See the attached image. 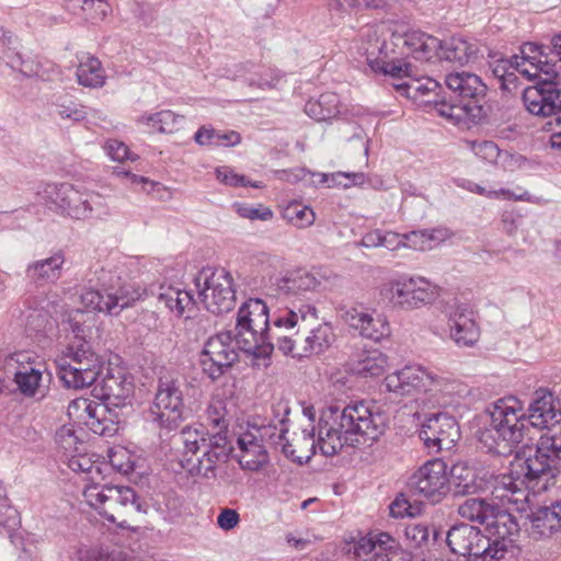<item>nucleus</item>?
<instances>
[{
    "label": "nucleus",
    "instance_id": "nucleus-1",
    "mask_svg": "<svg viewBox=\"0 0 561 561\" xmlns=\"http://www.w3.org/2000/svg\"><path fill=\"white\" fill-rule=\"evenodd\" d=\"M234 334L225 331L210 336L199 355L203 373L211 380L224 376L238 360V350L255 358H267L274 351L268 307L260 298H250L237 314Z\"/></svg>",
    "mask_w": 561,
    "mask_h": 561
},
{
    "label": "nucleus",
    "instance_id": "nucleus-2",
    "mask_svg": "<svg viewBox=\"0 0 561 561\" xmlns=\"http://www.w3.org/2000/svg\"><path fill=\"white\" fill-rule=\"evenodd\" d=\"M386 417L365 401L343 408L331 404L318 420V448L324 456L337 454L343 446L375 442L383 433Z\"/></svg>",
    "mask_w": 561,
    "mask_h": 561
},
{
    "label": "nucleus",
    "instance_id": "nucleus-3",
    "mask_svg": "<svg viewBox=\"0 0 561 561\" xmlns=\"http://www.w3.org/2000/svg\"><path fill=\"white\" fill-rule=\"evenodd\" d=\"M92 393L101 402L85 398L73 400L69 414H77L94 434L113 436L124 416L123 410L130 405L134 383L121 369L106 368V374L95 383Z\"/></svg>",
    "mask_w": 561,
    "mask_h": 561
},
{
    "label": "nucleus",
    "instance_id": "nucleus-4",
    "mask_svg": "<svg viewBox=\"0 0 561 561\" xmlns=\"http://www.w3.org/2000/svg\"><path fill=\"white\" fill-rule=\"evenodd\" d=\"M121 274L117 268L93 265L84 277L81 302L93 311L117 316L136 301L154 294L152 288L123 279Z\"/></svg>",
    "mask_w": 561,
    "mask_h": 561
},
{
    "label": "nucleus",
    "instance_id": "nucleus-5",
    "mask_svg": "<svg viewBox=\"0 0 561 561\" xmlns=\"http://www.w3.org/2000/svg\"><path fill=\"white\" fill-rule=\"evenodd\" d=\"M561 473V436L542 434L535 454L515 465L507 474L496 477L501 485L527 497L525 489L546 490L550 480Z\"/></svg>",
    "mask_w": 561,
    "mask_h": 561
},
{
    "label": "nucleus",
    "instance_id": "nucleus-6",
    "mask_svg": "<svg viewBox=\"0 0 561 561\" xmlns=\"http://www.w3.org/2000/svg\"><path fill=\"white\" fill-rule=\"evenodd\" d=\"M490 424L480 432L479 442L490 454L510 456L528 434L523 403L516 397H504L488 409Z\"/></svg>",
    "mask_w": 561,
    "mask_h": 561
},
{
    "label": "nucleus",
    "instance_id": "nucleus-7",
    "mask_svg": "<svg viewBox=\"0 0 561 561\" xmlns=\"http://www.w3.org/2000/svg\"><path fill=\"white\" fill-rule=\"evenodd\" d=\"M386 389L400 396L425 394L433 403H446V398L460 394L463 385L450 376L421 365H410L386 376Z\"/></svg>",
    "mask_w": 561,
    "mask_h": 561
},
{
    "label": "nucleus",
    "instance_id": "nucleus-8",
    "mask_svg": "<svg viewBox=\"0 0 561 561\" xmlns=\"http://www.w3.org/2000/svg\"><path fill=\"white\" fill-rule=\"evenodd\" d=\"M83 497L104 518L117 524L121 528H128L126 516L147 512V503L127 485L87 484L83 489Z\"/></svg>",
    "mask_w": 561,
    "mask_h": 561
},
{
    "label": "nucleus",
    "instance_id": "nucleus-9",
    "mask_svg": "<svg viewBox=\"0 0 561 561\" xmlns=\"http://www.w3.org/2000/svg\"><path fill=\"white\" fill-rule=\"evenodd\" d=\"M184 387L178 374L162 373L158 377L149 413L159 430L175 431L190 416L191 409L185 404Z\"/></svg>",
    "mask_w": 561,
    "mask_h": 561
},
{
    "label": "nucleus",
    "instance_id": "nucleus-10",
    "mask_svg": "<svg viewBox=\"0 0 561 561\" xmlns=\"http://www.w3.org/2000/svg\"><path fill=\"white\" fill-rule=\"evenodd\" d=\"M445 84L451 95L447 107L438 108L439 115L455 119L477 118L482 111L478 102L486 91L480 77L466 71L451 72L446 76Z\"/></svg>",
    "mask_w": 561,
    "mask_h": 561
},
{
    "label": "nucleus",
    "instance_id": "nucleus-11",
    "mask_svg": "<svg viewBox=\"0 0 561 561\" xmlns=\"http://www.w3.org/2000/svg\"><path fill=\"white\" fill-rule=\"evenodd\" d=\"M194 282L198 289V298L209 312L220 314L233 309V278L225 268L204 267Z\"/></svg>",
    "mask_w": 561,
    "mask_h": 561
},
{
    "label": "nucleus",
    "instance_id": "nucleus-12",
    "mask_svg": "<svg viewBox=\"0 0 561 561\" xmlns=\"http://www.w3.org/2000/svg\"><path fill=\"white\" fill-rule=\"evenodd\" d=\"M434 287L423 277H401L385 284L380 295L393 307L412 310L435 298Z\"/></svg>",
    "mask_w": 561,
    "mask_h": 561
},
{
    "label": "nucleus",
    "instance_id": "nucleus-13",
    "mask_svg": "<svg viewBox=\"0 0 561 561\" xmlns=\"http://www.w3.org/2000/svg\"><path fill=\"white\" fill-rule=\"evenodd\" d=\"M518 535L519 526L516 518L499 508L485 525V534H483L490 543V561H503L507 554L513 557L517 550Z\"/></svg>",
    "mask_w": 561,
    "mask_h": 561
},
{
    "label": "nucleus",
    "instance_id": "nucleus-14",
    "mask_svg": "<svg viewBox=\"0 0 561 561\" xmlns=\"http://www.w3.org/2000/svg\"><path fill=\"white\" fill-rule=\"evenodd\" d=\"M410 488L433 503L449 492L448 466L439 458L424 462L409 479Z\"/></svg>",
    "mask_w": 561,
    "mask_h": 561
},
{
    "label": "nucleus",
    "instance_id": "nucleus-15",
    "mask_svg": "<svg viewBox=\"0 0 561 561\" xmlns=\"http://www.w3.org/2000/svg\"><path fill=\"white\" fill-rule=\"evenodd\" d=\"M446 541L453 553L467 558V561H490L488 538L476 526L454 525L447 533Z\"/></svg>",
    "mask_w": 561,
    "mask_h": 561
},
{
    "label": "nucleus",
    "instance_id": "nucleus-16",
    "mask_svg": "<svg viewBox=\"0 0 561 561\" xmlns=\"http://www.w3.org/2000/svg\"><path fill=\"white\" fill-rule=\"evenodd\" d=\"M420 437L430 449L450 450L460 438V430L454 416L439 412L424 420Z\"/></svg>",
    "mask_w": 561,
    "mask_h": 561
},
{
    "label": "nucleus",
    "instance_id": "nucleus-17",
    "mask_svg": "<svg viewBox=\"0 0 561 561\" xmlns=\"http://www.w3.org/2000/svg\"><path fill=\"white\" fill-rule=\"evenodd\" d=\"M231 450L228 437L222 433H214L213 443H208V446L199 451L202 453L201 457L194 460V456H188L182 459L181 465L192 477L214 479L217 465L226 462Z\"/></svg>",
    "mask_w": 561,
    "mask_h": 561
},
{
    "label": "nucleus",
    "instance_id": "nucleus-18",
    "mask_svg": "<svg viewBox=\"0 0 561 561\" xmlns=\"http://www.w3.org/2000/svg\"><path fill=\"white\" fill-rule=\"evenodd\" d=\"M559 82H538L523 90L525 108L536 116H551L561 112V89Z\"/></svg>",
    "mask_w": 561,
    "mask_h": 561
},
{
    "label": "nucleus",
    "instance_id": "nucleus-19",
    "mask_svg": "<svg viewBox=\"0 0 561 561\" xmlns=\"http://www.w3.org/2000/svg\"><path fill=\"white\" fill-rule=\"evenodd\" d=\"M290 409L285 402H277L273 405V413L275 419L266 425L254 427L253 432L257 435L259 439L265 445L280 446L283 453L290 457L294 461L302 463V457H295V450L288 443L286 434L288 433V414Z\"/></svg>",
    "mask_w": 561,
    "mask_h": 561
},
{
    "label": "nucleus",
    "instance_id": "nucleus-20",
    "mask_svg": "<svg viewBox=\"0 0 561 561\" xmlns=\"http://www.w3.org/2000/svg\"><path fill=\"white\" fill-rule=\"evenodd\" d=\"M402 95L420 103L434 104L435 107L446 108L447 100L442 96V85L430 77L416 78L414 73L401 83H393Z\"/></svg>",
    "mask_w": 561,
    "mask_h": 561
},
{
    "label": "nucleus",
    "instance_id": "nucleus-21",
    "mask_svg": "<svg viewBox=\"0 0 561 561\" xmlns=\"http://www.w3.org/2000/svg\"><path fill=\"white\" fill-rule=\"evenodd\" d=\"M551 391L540 388L535 391L526 412L528 425L536 428H548L561 421V409Z\"/></svg>",
    "mask_w": 561,
    "mask_h": 561
},
{
    "label": "nucleus",
    "instance_id": "nucleus-22",
    "mask_svg": "<svg viewBox=\"0 0 561 561\" xmlns=\"http://www.w3.org/2000/svg\"><path fill=\"white\" fill-rule=\"evenodd\" d=\"M105 369L102 356H91L90 360L75 366H64L57 371L59 379L68 389H84L94 385Z\"/></svg>",
    "mask_w": 561,
    "mask_h": 561
},
{
    "label": "nucleus",
    "instance_id": "nucleus-23",
    "mask_svg": "<svg viewBox=\"0 0 561 561\" xmlns=\"http://www.w3.org/2000/svg\"><path fill=\"white\" fill-rule=\"evenodd\" d=\"M450 337L458 346H473L480 337L476 313L466 304H459L449 316Z\"/></svg>",
    "mask_w": 561,
    "mask_h": 561
},
{
    "label": "nucleus",
    "instance_id": "nucleus-24",
    "mask_svg": "<svg viewBox=\"0 0 561 561\" xmlns=\"http://www.w3.org/2000/svg\"><path fill=\"white\" fill-rule=\"evenodd\" d=\"M346 322L364 339L380 342L391 334V327L386 316L352 309L346 312Z\"/></svg>",
    "mask_w": 561,
    "mask_h": 561
},
{
    "label": "nucleus",
    "instance_id": "nucleus-25",
    "mask_svg": "<svg viewBox=\"0 0 561 561\" xmlns=\"http://www.w3.org/2000/svg\"><path fill=\"white\" fill-rule=\"evenodd\" d=\"M387 542L393 543V537L388 533L368 534L351 537L345 540L344 551L353 561H373L385 550Z\"/></svg>",
    "mask_w": 561,
    "mask_h": 561
},
{
    "label": "nucleus",
    "instance_id": "nucleus-26",
    "mask_svg": "<svg viewBox=\"0 0 561 561\" xmlns=\"http://www.w3.org/2000/svg\"><path fill=\"white\" fill-rule=\"evenodd\" d=\"M518 59L517 55L507 58L501 54H494L490 56L488 61L489 71L499 81L500 89L512 95L520 87L519 78L516 75V69H519Z\"/></svg>",
    "mask_w": 561,
    "mask_h": 561
},
{
    "label": "nucleus",
    "instance_id": "nucleus-27",
    "mask_svg": "<svg viewBox=\"0 0 561 561\" xmlns=\"http://www.w3.org/2000/svg\"><path fill=\"white\" fill-rule=\"evenodd\" d=\"M529 535L534 539L550 537L561 528V500L552 502L549 506H541L530 516Z\"/></svg>",
    "mask_w": 561,
    "mask_h": 561
},
{
    "label": "nucleus",
    "instance_id": "nucleus-28",
    "mask_svg": "<svg viewBox=\"0 0 561 561\" xmlns=\"http://www.w3.org/2000/svg\"><path fill=\"white\" fill-rule=\"evenodd\" d=\"M240 449L239 463L251 471L261 469L268 461L265 445L253 431L242 433L237 439Z\"/></svg>",
    "mask_w": 561,
    "mask_h": 561
},
{
    "label": "nucleus",
    "instance_id": "nucleus-29",
    "mask_svg": "<svg viewBox=\"0 0 561 561\" xmlns=\"http://www.w3.org/2000/svg\"><path fill=\"white\" fill-rule=\"evenodd\" d=\"M479 48L476 42L465 39L460 36L440 41L439 49L435 57L450 62L467 65L478 58Z\"/></svg>",
    "mask_w": 561,
    "mask_h": 561
},
{
    "label": "nucleus",
    "instance_id": "nucleus-30",
    "mask_svg": "<svg viewBox=\"0 0 561 561\" xmlns=\"http://www.w3.org/2000/svg\"><path fill=\"white\" fill-rule=\"evenodd\" d=\"M398 39L402 41L403 47L416 60L428 61L437 55L439 39L421 31H408Z\"/></svg>",
    "mask_w": 561,
    "mask_h": 561
},
{
    "label": "nucleus",
    "instance_id": "nucleus-31",
    "mask_svg": "<svg viewBox=\"0 0 561 561\" xmlns=\"http://www.w3.org/2000/svg\"><path fill=\"white\" fill-rule=\"evenodd\" d=\"M68 192L65 215L73 219L89 218L96 208L102 206V197L94 192H81L72 184Z\"/></svg>",
    "mask_w": 561,
    "mask_h": 561
},
{
    "label": "nucleus",
    "instance_id": "nucleus-32",
    "mask_svg": "<svg viewBox=\"0 0 561 561\" xmlns=\"http://www.w3.org/2000/svg\"><path fill=\"white\" fill-rule=\"evenodd\" d=\"M388 366V356L377 348L363 350L351 363V370L363 378L381 376Z\"/></svg>",
    "mask_w": 561,
    "mask_h": 561
},
{
    "label": "nucleus",
    "instance_id": "nucleus-33",
    "mask_svg": "<svg viewBox=\"0 0 561 561\" xmlns=\"http://www.w3.org/2000/svg\"><path fill=\"white\" fill-rule=\"evenodd\" d=\"M64 262V254L61 252L55 253L47 259L28 264L26 267V276L35 283L55 282L61 275Z\"/></svg>",
    "mask_w": 561,
    "mask_h": 561
},
{
    "label": "nucleus",
    "instance_id": "nucleus-34",
    "mask_svg": "<svg viewBox=\"0 0 561 561\" xmlns=\"http://www.w3.org/2000/svg\"><path fill=\"white\" fill-rule=\"evenodd\" d=\"M158 301L178 317L184 314L185 311L193 310L196 300L191 291L180 289L173 286H163L159 288Z\"/></svg>",
    "mask_w": 561,
    "mask_h": 561
},
{
    "label": "nucleus",
    "instance_id": "nucleus-35",
    "mask_svg": "<svg viewBox=\"0 0 561 561\" xmlns=\"http://www.w3.org/2000/svg\"><path fill=\"white\" fill-rule=\"evenodd\" d=\"M448 480L449 491L451 490L456 496L474 494L478 491L476 472L463 462L453 465Z\"/></svg>",
    "mask_w": 561,
    "mask_h": 561
},
{
    "label": "nucleus",
    "instance_id": "nucleus-36",
    "mask_svg": "<svg viewBox=\"0 0 561 561\" xmlns=\"http://www.w3.org/2000/svg\"><path fill=\"white\" fill-rule=\"evenodd\" d=\"M179 439L183 444V459L188 456H197V454L208 443H213L214 434H209L205 431L202 424L187 425L180 432Z\"/></svg>",
    "mask_w": 561,
    "mask_h": 561
},
{
    "label": "nucleus",
    "instance_id": "nucleus-37",
    "mask_svg": "<svg viewBox=\"0 0 561 561\" xmlns=\"http://www.w3.org/2000/svg\"><path fill=\"white\" fill-rule=\"evenodd\" d=\"M78 83L88 88H102L106 76L101 61L91 55H83L76 71Z\"/></svg>",
    "mask_w": 561,
    "mask_h": 561
},
{
    "label": "nucleus",
    "instance_id": "nucleus-38",
    "mask_svg": "<svg viewBox=\"0 0 561 561\" xmlns=\"http://www.w3.org/2000/svg\"><path fill=\"white\" fill-rule=\"evenodd\" d=\"M91 356H100L92 347L91 343L83 339H77L70 342L61 354L57 357V369L64 366H75L79 363L90 360Z\"/></svg>",
    "mask_w": 561,
    "mask_h": 561
},
{
    "label": "nucleus",
    "instance_id": "nucleus-39",
    "mask_svg": "<svg viewBox=\"0 0 561 561\" xmlns=\"http://www.w3.org/2000/svg\"><path fill=\"white\" fill-rule=\"evenodd\" d=\"M497 510L483 499L469 497L459 504L457 512L465 519L486 525Z\"/></svg>",
    "mask_w": 561,
    "mask_h": 561
},
{
    "label": "nucleus",
    "instance_id": "nucleus-40",
    "mask_svg": "<svg viewBox=\"0 0 561 561\" xmlns=\"http://www.w3.org/2000/svg\"><path fill=\"white\" fill-rule=\"evenodd\" d=\"M14 382L25 398H34L42 391L43 370L41 367L22 366L14 374Z\"/></svg>",
    "mask_w": 561,
    "mask_h": 561
},
{
    "label": "nucleus",
    "instance_id": "nucleus-41",
    "mask_svg": "<svg viewBox=\"0 0 561 561\" xmlns=\"http://www.w3.org/2000/svg\"><path fill=\"white\" fill-rule=\"evenodd\" d=\"M279 294L285 296H305V294H313L316 279L307 273L298 272L291 276H284L276 282Z\"/></svg>",
    "mask_w": 561,
    "mask_h": 561
},
{
    "label": "nucleus",
    "instance_id": "nucleus-42",
    "mask_svg": "<svg viewBox=\"0 0 561 561\" xmlns=\"http://www.w3.org/2000/svg\"><path fill=\"white\" fill-rule=\"evenodd\" d=\"M50 113L58 115L61 119L81 122L85 119L87 112L84 106L77 103L68 94H56L49 103Z\"/></svg>",
    "mask_w": 561,
    "mask_h": 561
},
{
    "label": "nucleus",
    "instance_id": "nucleus-43",
    "mask_svg": "<svg viewBox=\"0 0 561 561\" xmlns=\"http://www.w3.org/2000/svg\"><path fill=\"white\" fill-rule=\"evenodd\" d=\"M194 140L199 146H236L240 144L241 136L234 130L220 131L211 126H202L195 133Z\"/></svg>",
    "mask_w": 561,
    "mask_h": 561
},
{
    "label": "nucleus",
    "instance_id": "nucleus-44",
    "mask_svg": "<svg viewBox=\"0 0 561 561\" xmlns=\"http://www.w3.org/2000/svg\"><path fill=\"white\" fill-rule=\"evenodd\" d=\"M71 184L69 183H49L46 184L42 192V198L45 201V204L50 209H55L56 211L65 215L66 204L68 199Z\"/></svg>",
    "mask_w": 561,
    "mask_h": 561
},
{
    "label": "nucleus",
    "instance_id": "nucleus-45",
    "mask_svg": "<svg viewBox=\"0 0 561 561\" xmlns=\"http://www.w3.org/2000/svg\"><path fill=\"white\" fill-rule=\"evenodd\" d=\"M550 51H540L539 57H531L536 61H530L531 68L538 71V82H559V72L561 69V62L549 58Z\"/></svg>",
    "mask_w": 561,
    "mask_h": 561
},
{
    "label": "nucleus",
    "instance_id": "nucleus-46",
    "mask_svg": "<svg viewBox=\"0 0 561 561\" xmlns=\"http://www.w3.org/2000/svg\"><path fill=\"white\" fill-rule=\"evenodd\" d=\"M183 117L174 114L172 111H161L154 114L142 115L140 123L151 126L159 133H173L176 129L179 121Z\"/></svg>",
    "mask_w": 561,
    "mask_h": 561
},
{
    "label": "nucleus",
    "instance_id": "nucleus-47",
    "mask_svg": "<svg viewBox=\"0 0 561 561\" xmlns=\"http://www.w3.org/2000/svg\"><path fill=\"white\" fill-rule=\"evenodd\" d=\"M316 317V307L308 302L307 305H301L298 307L297 311L295 309H289L286 311L284 316H278L273 320V328L280 329L283 327L287 329H291L300 322L307 321L308 317Z\"/></svg>",
    "mask_w": 561,
    "mask_h": 561
},
{
    "label": "nucleus",
    "instance_id": "nucleus-48",
    "mask_svg": "<svg viewBox=\"0 0 561 561\" xmlns=\"http://www.w3.org/2000/svg\"><path fill=\"white\" fill-rule=\"evenodd\" d=\"M438 234H442L440 230L411 231L402 234V247L417 251H427L431 250L434 247V243L439 240Z\"/></svg>",
    "mask_w": 561,
    "mask_h": 561
},
{
    "label": "nucleus",
    "instance_id": "nucleus-49",
    "mask_svg": "<svg viewBox=\"0 0 561 561\" xmlns=\"http://www.w3.org/2000/svg\"><path fill=\"white\" fill-rule=\"evenodd\" d=\"M284 218L298 228H305L313 224L316 213L311 207L302 206L298 202H291L283 211Z\"/></svg>",
    "mask_w": 561,
    "mask_h": 561
},
{
    "label": "nucleus",
    "instance_id": "nucleus-50",
    "mask_svg": "<svg viewBox=\"0 0 561 561\" xmlns=\"http://www.w3.org/2000/svg\"><path fill=\"white\" fill-rule=\"evenodd\" d=\"M455 184L458 187H461V188L467 190V191H469L471 193H474V194H478V195H481V196H485V197H489V198L499 197V196H505V197H508V198H515L517 201H527L528 199V195H529L527 192H525L522 195L514 196L506 188H500L497 191L496 190H486L482 185L477 184V183H474V182H472L470 180H467V179H456L455 180Z\"/></svg>",
    "mask_w": 561,
    "mask_h": 561
},
{
    "label": "nucleus",
    "instance_id": "nucleus-51",
    "mask_svg": "<svg viewBox=\"0 0 561 561\" xmlns=\"http://www.w3.org/2000/svg\"><path fill=\"white\" fill-rule=\"evenodd\" d=\"M365 174L362 172H335L332 174L321 173V182L328 187L341 186L344 188L364 183Z\"/></svg>",
    "mask_w": 561,
    "mask_h": 561
},
{
    "label": "nucleus",
    "instance_id": "nucleus-52",
    "mask_svg": "<svg viewBox=\"0 0 561 561\" xmlns=\"http://www.w3.org/2000/svg\"><path fill=\"white\" fill-rule=\"evenodd\" d=\"M471 151L480 159L489 162L496 163L503 156L507 157V151H502L497 145L491 140H480L468 142Z\"/></svg>",
    "mask_w": 561,
    "mask_h": 561
},
{
    "label": "nucleus",
    "instance_id": "nucleus-53",
    "mask_svg": "<svg viewBox=\"0 0 561 561\" xmlns=\"http://www.w3.org/2000/svg\"><path fill=\"white\" fill-rule=\"evenodd\" d=\"M540 51H550L554 57H559L561 62V34H557L551 38V46L538 45L536 43H525L522 47V54L525 61H535L531 57H539Z\"/></svg>",
    "mask_w": 561,
    "mask_h": 561
},
{
    "label": "nucleus",
    "instance_id": "nucleus-54",
    "mask_svg": "<svg viewBox=\"0 0 561 561\" xmlns=\"http://www.w3.org/2000/svg\"><path fill=\"white\" fill-rule=\"evenodd\" d=\"M371 68L375 71H380L383 75H389L394 79H407L413 73V66L410 62L402 61H378L376 60Z\"/></svg>",
    "mask_w": 561,
    "mask_h": 561
},
{
    "label": "nucleus",
    "instance_id": "nucleus-55",
    "mask_svg": "<svg viewBox=\"0 0 561 561\" xmlns=\"http://www.w3.org/2000/svg\"><path fill=\"white\" fill-rule=\"evenodd\" d=\"M216 178L219 182L225 185L238 187V186H251L255 188L262 187L261 182H252L244 175L236 173L230 167L224 165L216 169Z\"/></svg>",
    "mask_w": 561,
    "mask_h": 561
},
{
    "label": "nucleus",
    "instance_id": "nucleus-56",
    "mask_svg": "<svg viewBox=\"0 0 561 561\" xmlns=\"http://www.w3.org/2000/svg\"><path fill=\"white\" fill-rule=\"evenodd\" d=\"M432 533L435 535V530H432L426 523L411 522L404 528L407 540L415 548L426 543Z\"/></svg>",
    "mask_w": 561,
    "mask_h": 561
},
{
    "label": "nucleus",
    "instance_id": "nucleus-57",
    "mask_svg": "<svg viewBox=\"0 0 561 561\" xmlns=\"http://www.w3.org/2000/svg\"><path fill=\"white\" fill-rule=\"evenodd\" d=\"M84 317L85 313L82 310L77 309L69 312L62 320L65 329L73 334V340H85L87 333L90 331V328L85 324Z\"/></svg>",
    "mask_w": 561,
    "mask_h": 561
},
{
    "label": "nucleus",
    "instance_id": "nucleus-58",
    "mask_svg": "<svg viewBox=\"0 0 561 561\" xmlns=\"http://www.w3.org/2000/svg\"><path fill=\"white\" fill-rule=\"evenodd\" d=\"M207 421L215 430L216 433H222L227 436V428L229 425L226 419V408L222 401H216L208 405L206 410Z\"/></svg>",
    "mask_w": 561,
    "mask_h": 561
},
{
    "label": "nucleus",
    "instance_id": "nucleus-59",
    "mask_svg": "<svg viewBox=\"0 0 561 561\" xmlns=\"http://www.w3.org/2000/svg\"><path fill=\"white\" fill-rule=\"evenodd\" d=\"M237 214L250 220H270L273 218V211L268 207H264L259 205V207H254L252 205L236 203L233 205Z\"/></svg>",
    "mask_w": 561,
    "mask_h": 561
},
{
    "label": "nucleus",
    "instance_id": "nucleus-60",
    "mask_svg": "<svg viewBox=\"0 0 561 561\" xmlns=\"http://www.w3.org/2000/svg\"><path fill=\"white\" fill-rule=\"evenodd\" d=\"M383 547L385 550L373 561H414L412 553L401 548L394 538L393 543L387 542Z\"/></svg>",
    "mask_w": 561,
    "mask_h": 561
},
{
    "label": "nucleus",
    "instance_id": "nucleus-61",
    "mask_svg": "<svg viewBox=\"0 0 561 561\" xmlns=\"http://www.w3.org/2000/svg\"><path fill=\"white\" fill-rule=\"evenodd\" d=\"M337 335L332 322L324 321L318 325V355L330 350L336 343Z\"/></svg>",
    "mask_w": 561,
    "mask_h": 561
},
{
    "label": "nucleus",
    "instance_id": "nucleus-62",
    "mask_svg": "<svg viewBox=\"0 0 561 561\" xmlns=\"http://www.w3.org/2000/svg\"><path fill=\"white\" fill-rule=\"evenodd\" d=\"M339 96L335 93L328 92L321 93L318 98V106L321 107V113H318V121H324L332 115H335L339 111Z\"/></svg>",
    "mask_w": 561,
    "mask_h": 561
},
{
    "label": "nucleus",
    "instance_id": "nucleus-63",
    "mask_svg": "<svg viewBox=\"0 0 561 561\" xmlns=\"http://www.w3.org/2000/svg\"><path fill=\"white\" fill-rule=\"evenodd\" d=\"M104 148L112 160L119 162L124 161L125 159L134 160L128 147L121 140L110 139L106 141Z\"/></svg>",
    "mask_w": 561,
    "mask_h": 561
},
{
    "label": "nucleus",
    "instance_id": "nucleus-64",
    "mask_svg": "<svg viewBox=\"0 0 561 561\" xmlns=\"http://www.w3.org/2000/svg\"><path fill=\"white\" fill-rule=\"evenodd\" d=\"M80 561H117V558L103 548H90L79 551Z\"/></svg>",
    "mask_w": 561,
    "mask_h": 561
}]
</instances>
